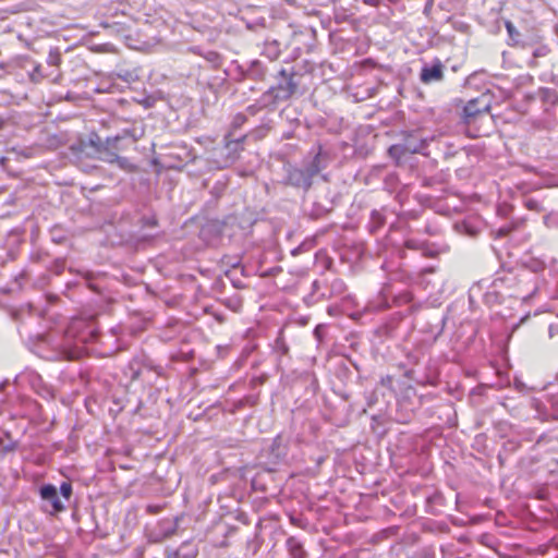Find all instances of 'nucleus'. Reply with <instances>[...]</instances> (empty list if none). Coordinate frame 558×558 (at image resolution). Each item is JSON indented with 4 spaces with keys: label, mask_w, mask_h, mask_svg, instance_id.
Here are the masks:
<instances>
[{
    "label": "nucleus",
    "mask_w": 558,
    "mask_h": 558,
    "mask_svg": "<svg viewBox=\"0 0 558 558\" xmlns=\"http://www.w3.org/2000/svg\"><path fill=\"white\" fill-rule=\"evenodd\" d=\"M323 168L320 153H317L304 168L286 165L283 182L287 185L307 191L312 186L313 178L317 175Z\"/></svg>",
    "instance_id": "f257e3e1"
},
{
    "label": "nucleus",
    "mask_w": 558,
    "mask_h": 558,
    "mask_svg": "<svg viewBox=\"0 0 558 558\" xmlns=\"http://www.w3.org/2000/svg\"><path fill=\"white\" fill-rule=\"evenodd\" d=\"M298 88V83L294 81V74L289 73L287 70H281L278 74L276 86H271L265 92L260 98L262 106H271L279 101L288 100Z\"/></svg>",
    "instance_id": "f03ea898"
},
{
    "label": "nucleus",
    "mask_w": 558,
    "mask_h": 558,
    "mask_svg": "<svg viewBox=\"0 0 558 558\" xmlns=\"http://www.w3.org/2000/svg\"><path fill=\"white\" fill-rule=\"evenodd\" d=\"M231 134L226 136V145L219 151L225 157L221 160H217V167L222 169L232 165L238 158L239 151L241 150V143L244 141L245 135L240 136L239 138L232 140L230 138Z\"/></svg>",
    "instance_id": "7ed1b4c3"
},
{
    "label": "nucleus",
    "mask_w": 558,
    "mask_h": 558,
    "mask_svg": "<svg viewBox=\"0 0 558 558\" xmlns=\"http://www.w3.org/2000/svg\"><path fill=\"white\" fill-rule=\"evenodd\" d=\"M490 109V102L487 96L483 95L478 98L471 99L464 106V122L472 123L477 117L486 114Z\"/></svg>",
    "instance_id": "20e7f679"
},
{
    "label": "nucleus",
    "mask_w": 558,
    "mask_h": 558,
    "mask_svg": "<svg viewBox=\"0 0 558 558\" xmlns=\"http://www.w3.org/2000/svg\"><path fill=\"white\" fill-rule=\"evenodd\" d=\"M424 84L440 82L444 78V64L439 59H435L432 64H425L420 74Z\"/></svg>",
    "instance_id": "39448f33"
},
{
    "label": "nucleus",
    "mask_w": 558,
    "mask_h": 558,
    "mask_svg": "<svg viewBox=\"0 0 558 558\" xmlns=\"http://www.w3.org/2000/svg\"><path fill=\"white\" fill-rule=\"evenodd\" d=\"M40 497L44 501L51 505V512H60L64 509V505L59 498L57 487L52 484H46L40 487Z\"/></svg>",
    "instance_id": "423d86ee"
},
{
    "label": "nucleus",
    "mask_w": 558,
    "mask_h": 558,
    "mask_svg": "<svg viewBox=\"0 0 558 558\" xmlns=\"http://www.w3.org/2000/svg\"><path fill=\"white\" fill-rule=\"evenodd\" d=\"M198 554L197 546L190 541L183 542L178 549H167V558H195Z\"/></svg>",
    "instance_id": "0eeeda50"
},
{
    "label": "nucleus",
    "mask_w": 558,
    "mask_h": 558,
    "mask_svg": "<svg viewBox=\"0 0 558 558\" xmlns=\"http://www.w3.org/2000/svg\"><path fill=\"white\" fill-rule=\"evenodd\" d=\"M426 146V138L418 136L416 133H411L404 138L402 149L405 153L420 154L423 153Z\"/></svg>",
    "instance_id": "6e6552de"
},
{
    "label": "nucleus",
    "mask_w": 558,
    "mask_h": 558,
    "mask_svg": "<svg viewBox=\"0 0 558 558\" xmlns=\"http://www.w3.org/2000/svg\"><path fill=\"white\" fill-rule=\"evenodd\" d=\"M85 342L84 338H80L73 347L69 344H64L59 353V357L63 360H77L80 359L83 353L84 349L82 347V343Z\"/></svg>",
    "instance_id": "1a4fd4ad"
},
{
    "label": "nucleus",
    "mask_w": 558,
    "mask_h": 558,
    "mask_svg": "<svg viewBox=\"0 0 558 558\" xmlns=\"http://www.w3.org/2000/svg\"><path fill=\"white\" fill-rule=\"evenodd\" d=\"M287 548L292 558H304L303 545L296 537L291 536L287 539Z\"/></svg>",
    "instance_id": "9d476101"
},
{
    "label": "nucleus",
    "mask_w": 558,
    "mask_h": 558,
    "mask_svg": "<svg viewBox=\"0 0 558 558\" xmlns=\"http://www.w3.org/2000/svg\"><path fill=\"white\" fill-rule=\"evenodd\" d=\"M505 26L511 45H519L521 43V33L517 29L511 21H505Z\"/></svg>",
    "instance_id": "9b49d317"
},
{
    "label": "nucleus",
    "mask_w": 558,
    "mask_h": 558,
    "mask_svg": "<svg viewBox=\"0 0 558 558\" xmlns=\"http://www.w3.org/2000/svg\"><path fill=\"white\" fill-rule=\"evenodd\" d=\"M130 134H131V132L129 130H123V132L121 134H118L116 136H108L105 140L106 146L113 150H119L120 149V147L118 146L119 142L121 140L125 138L126 136H129Z\"/></svg>",
    "instance_id": "f8f14e48"
},
{
    "label": "nucleus",
    "mask_w": 558,
    "mask_h": 558,
    "mask_svg": "<svg viewBox=\"0 0 558 558\" xmlns=\"http://www.w3.org/2000/svg\"><path fill=\"white\" fill-rule=\"evenodd\" d=\"M385 222L384 216L377 211L373 210L371 214V221L368 223V229L371 232H376Z\"/></svg>",
    "instance_id": "ddd939ff"
},
{
    "label": "nucleus",
    "mask_w": 558,
    "mask_h": 558,
    "mask_svg": "<svg viewBox=\"0 0 558 558\" xmlns=\"http://www.w3.org/2000/svg\"><path fill=\"white\" fill-rule=\"evenodd\" d=\"M98 154L100 156V159L108 163H114L119 157V155L116 153V150H113L107 146H105Z\"/></svg>",
    "instance_id": "4468645a"
},
{
    "label": "nucleus",
    "mask_w": 558,
    "mask_h": 558,
    "mask_svg": "<svg viewBox=\"0 0 558 558\" xmlns=\"http://www.w3.org/2000/svg\"><path fill=\"white\" fill-rule=\"evenodd\" d=\"M114 163H117L121 170H124L129 173L135 172L137 170V167L126 157L119 156Z\"/></svg>",
    "instance_id": "2eb2a0df"
},
{
    "label": "nucleus",
    "mask_w": 558,
    "mask_h": 558,
    "mask_svg": "<svg viewBox=\"0 0 558 558\" xmlns=\"http://www.w3.org/2000/svg\"><path fill=\"white\" fill-rule=\"evenodd\" d=\"M544 223L548 228H558V210L551 211L544 217Z\"/></svg>",
    "instance_id": "dca6fc26"
},
{
    "label": "nucleus",
    "mask_w": 558,
    "mask_h": 558,
    "mask_svg": "<svg viewBox=\"0 0 558 558\" xmlns=\"http://www.w3.org/2000/svg\"><path fill=\"white\" fill-rule=\"evenodd\" d=\"M549 53V48L548 46L546 45H541L538 47H536L533 52H532V56H533V60L537 59V58H543V57H546L547 54ZM535 61H532V63H534Z\"/></svg>",
    "instance_id": "f3484780"
},
{
    "label": "nucleus",
    "mask_w": 558,
    "mask_h": 558,
    "mask_svg": "<svg viewBox=\"0 0 558 558\" xmlns=\"http://www.w3.org/2000/svg\"><path fill=\"white\" fill-rule=\"evenodd\" d=\"M89 144L97 153L106 146L105 141H102L98 135H93L89 138Z\"/></svg>",
    "instance_id": "a211bd4d"
},
{
    "label": "nucleus",
    "mask_w": 558,
    "mask_h": 558,
    "mask_svg": "<svg viewBox=\"0 0 558 558\" xmlns=\"http://www.w3.org/2000/svg\"><path fill=\"white\" fill-rule=\"evenodd\" d=\"M47 62L50 65H54V66L59 65L61 62L60 53L58 51H50L49 56L47 58Z\"/></svg>",
    "instance_id": "6ab92c4d"
},
{
    "label": "nucleus",
    "mask_w": 558,
    "mask_h": 558,
    "mask_svg": "<svg viewBox=\"0 0 558 558\" xmlns=\"http://www.w3.org/2000/svg\"><path fill=\"white\" fill-rule=\"evenodd\" d=\"M246 121V117L243 114V113H238L234 116L233 118V121H232V129L233 130H236L239 128H241Z\"/></svg>",
    "instance_id": "aec40b11"
},
{
    "label": "nucleus",
    "mask_w": 558,
    "mask_h": 558,
    "mask_svg": "<svg viewBox=\"0 0 558 558\" xmlns=\"http://www.w3.org/2000/svg\"><path fill=\"white\" fill-rule=\"evenodd\" d=\"M60 494L65 498L69 499L72 494V485L68 482H63L60 486Z\"/></svg>",
    "instance_id": "412c9836"
},
{
    "label": "nucleus",
    "mask_w": 558,
    "mask_h": 558,
    "mask_svg": "<svg viewBox=\"0 0 558 558\" xmlns=\"http://www.w3.org/2000/svg\"><path fill=\"white\" fill-rule=\"evenodd\" d=\"M525 206L527 209L530 210H535V211H539L542 210V206H541V203L536 199H532V198H529L526 202H525Z\"/></svg>",
    "instance_id": "4be33fe9"
},
{
    "label": "nucleus",
    "mask_w": 558,
    "mask_h": 558,
    "mask_svg": "<svg viewBox=\"0 0 558 558\" xmlns=\"http://www.w3.org/2000/svg\"><path fill=\"white\" fill-rule=\"evenodd\" d=\"M392 381H393L392 377L387 375V376L381 377L380 385L388 388L389 390H392Z\"/></svg>",
    "instance_id": "5701e85b"
},
{
    "label": "nucleus",
    "mask_w": 558,
    "mask_h": 558,
    "mask_svg": "<svg viewBox=\"0 0 558 558\" xmlns=\"http://www.w3.org/2000/svg\"><path fill=\"white\" fill-rule=\"evenodd\" d=\"M512 230V227L511 226H504V227H500L497 231H496V235L498 238H501V236H506L507 234L510 233V231Z\"/></svg>",
    "instance_id": "b1692460"
},
{
    "label": "nucleus",
    "mask_w": 558,
    "mask_h": 558,
    "mask_svg": "<svg viewBox=\"0 0 558 558\" xmlns=\"http://www.w3.org/2000/svg\"><path fill=\"white\" fill-rule=\"evenodd\" d=\"M39 77H41L40 66L37 65V66H35L34 72L31 74V80L33 82H38Z\"/></svg>",
    "instance_id": "393cba45"
},
{
    "label": "nucleus",
    "mask_w": 558,
    "mask_h": 558,
    "mask_svg": "<svg viewBox=\"0 0 558 558\" xmlns=\"http://www.w3.org/2000/svg\"><path fill=\"white\" fill-rule=\"evenodd\" d=\"M377 401L376 391H373L371 396L367 398V405L372 407Z\"/></svg>",
    "instance_id": "a878e982"
},
{
    "label": "nucleus",
    "mask_w": 558,
    "mask_h": 558,
    "mask_svg": "<svg viewBox=\"0 0 558 558\" xmlns=\"http://www.w3.org/2000/svg\"><path fill=\"white\" fill-rule=\"evenodd\" d=\"M549 337H553L555 333H558V326L550 325L548 328Z\"/></svg>",
    "instance_id": "bb28decb"
},
{
    "label": "nucleus",
    "mask_w": 558,
    "mask_h": 558,
    "mask_svg": "<svg viewBox=\"0 0 558 558\" xmlns=\"http://www.w3.org/2000/svg\"><path fill=\"white\" fill-rule=\"evenodd\" d=\"M247 111L251 113V114H255L257 112V107L256 106H248L247 107Z\"/></svg>",
    "instance_id": "cd10ccee"
},
{
    "label": "nucleus",
    "mask_w": 558,
    "mask_h": 558,
    "mask_svg": "<svg viewBox=\"0 0 558 558\" xmlns=\"http://www.w3.org/2000/svg\"><path fill=\"white\" fill-rule=\"evenodd\" d=\"M147 223H148L149 226H156V220H155L154 218H151V219H147Z\"/></svg>",
    "instance_id": "c85d7f7f"
},
{
    "label": "nucleus",
    "mask_w": 558,
    "mask_h": 558,
    "mask_svg": "<svg viewBox=\"0 0 558 558\" xmlns=\"http://www.w3.org/2000/svg\"><path fill=\"white\" fill-rule=\"evenodd\" d=\"M315 335L317 338H319L320 336V331H319V327H316L315 330H314Z\"/></svg>",
    "instance_id": "c756f323"
},
{
    "label": "nucleus",
    "mask_w": 558,
    "mask_h": 558,
    "mask_svg": "<svg viewBox=\"0 0 558 558\" xmlns=\"http://www.w3.org/2000/svg\"><path fill=\"white\" fill-rule=\"evenodd\" d=\"M24 277H25V274H21L19 277H16V279H15V280H16V282H19V281H20V279H22V278H24Z\"/></svg>",
    "instance_id": "7c9ffc66"
},
{
    "label": "nucleus",
    "mask_w": 558,
    "mask_h": 558,
    "mask_svg": "<svg viewBox=\"0 0 558 558\" xmlns=\"http://www.w3.org/2000/svg\"><path fill=\"white\" fill-rule=\"evenodd\" d=\"M281 351H282L283 353H286V352L288 351V348H287L286 345H283V348H281Z\"/></svg>",
    "instance_id": "2f4dec72"
},
{
    "label": "nucleus",
    "mask_w": 558,
    "mask_h": 558,
    "mask_svg": "<svg viewBox=\"0 0 558 558\" xmlns=\"http://www.w3.org/2000/svg\"><path fill=\"white\" fill-rule=\"evenodd\" d=\"M407 245H408V247H413V246H412V241H408V242H407Z\"/></svg>",
    "instance_id": "473e14b6"
},
{
    "label": "nucleus",
    "mask_w": 558,
    "mask_h": 558,
    "mask_svg": "<svg viewBox=\"0 0 558 558\" xmlns=\"http://www.w3.org/2000/svg\"><path fill=\"white\" fill-rule=\"evenodd\" d=\"M4 161H5V158H4V157H1V159H0V163H1V165H3V163H4Z\"/></svg>",
    "instance_id": "72a5a7b5"
}]
</instances>
